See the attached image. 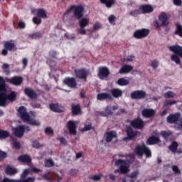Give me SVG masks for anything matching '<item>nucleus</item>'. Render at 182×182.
Wrapping results in <instances>:
<instances>
[{"label":"nucleus","mask_w":182,"mask_h":182,"mask_svg":"<svg viewBox=\"0 0 182 182\" xmlns=\"http://www.w3.org/2000/svg\"><path fill=\"white\" fill-rule=\"evenodd\" d=\"M169 50L174 53L171 56V60L175 62L176 65H181V60H180V58H182V46L174 45L169 47Z\"/></svg>","instance_id":"obj_4"},{"label":"nucleus","mask_w":182,"mask_h":182,"mask_svg":"<svg viewBox=\"0 0 182 182\" xmlns=\"http://www.w3.org/2000/svg\"><path fill=\"white\" fill-rule=\"evenodd\" d=\"M140 11H142L141 14H151L154 9L150 4H142L139 7Z\"/></svg>","instance_id":"obj_24"},{"label":"nucleus","mask_w":182,"mask_h":182,"mask_svg":"<svg viewBox=\"0 0 182 182\" xmlns=\"http://www.w3.org/2000/svg\"><path fill=\"white\" fill-rule=\"evenodd\" d=\"M161 134L162 135V136H164V139H167V137H170V136L171 135V132L162 131L161 132Z\"/></svg>","instance_id":"obj_57"},{"label":"nucleus","mask_w":182,"mask_h":182,"mask_svg":"<svg viewBox=\"0 0 182 182\" xmlns=\"http://www.w3.org/2000/svg\"><path fill=\"white\" fill-rule=\"evenodd\" d=\"M130 125L132 127H134V129L141 130V129L144 127V122H143V119L141 118H136L130 121Z\"/></svg>","instance_id":"obj_12"},{"label":"nucleus","mask_w":182,"mask_h":182,"mask_svg":"<svg viewBox=\"0 0 182 182\" xmlns=\"http://www.w3.org/2000/svg\"><path fill=\"white\" fill-rule=\"evenodd\" d=\"M67 127L70 134L76 136L77 133V132L76 131V129H77V127L76 126V122L73 120H70L67 123Z\"/></svg>","instance_id":"obj_16"},{"label":"nucleus","mask_w":182,"mask_h":182,"mask_svg":"<svg viewBox=\"0 0 182 182\" xmlns=\"http://www.w3.org/2000/svg\"><path fill=\"white\" fill-rule=\"evenodd\" d=\"M0 182H16V179H11L9 178H4L3 180H0Z\"/></svg>","instance_id":"obj_63"},{"label":"nucleus","mask_w":182,"mask_h":182,"mask_svg":"<svg viewBox=\"0 0 182 182\" xmlns=\"http://www.w3.org/2000/svg\"><path fill=\"white\" fill-rule=\"evenodd\" d=\"M8 137H11V133L6 130L0 129V139L4 140Z\"/></svg>","instance_id":"obj_38"},{"label":"nucleus","mask_w":182,"mask_h":182,"mask_svg":"<svg viewBox=\"0 0 182 182\" xmlns=\"http://www.w3.org/2000/svg\"><path fill=\"white\" fill-rule=\"evenodd\" d=\"M49 57L53 58V59H56V57L58 56V52L55 50H50L48 53Z\"/></svg>","instance_id":"obj_51"},{"label":"nucleus","mask_w":182,"mask_h":182,"mask_svg":"<svg viewBox=\"0 0 182 182\" xmlns=\"http://www.w3.org/2000/svg\"><path fill=\"white\" fill-rule=\"evenodd\" d=\"M159 21L160 22H161V24L160 25L159 23V21H156L154 23V26L155 28H161V26H167V25H168V17L167 16V15L166 14V13H161L159 15Z\"/></svg>","instance_id":"obj_7"},{"label":"nucleus","mask_w":182,"mask_h":182,"mask_svg":"<svg viewBox=\"0 0 182 182\" xmlns=\"http://www.w3.org/2000/svg\"><path fill=\"white\" fill-rule=\"evenodd\" d=\"M24 95H26L27 97H29V99H38V93H36V90H33L32 87H25Z\"/></svg>","instance_id":"obj_14"},{"label":"nucleus","mask_w":182,"mask_h":182,"mask_svg":"<svg viewBox=\"0 0 182 182\" xmlns=\"http://www.w3.org/2000/svg\"><path fill=\"white\" fill-rule=\"evenodd\" d=\"M109 75H110V71L107 67H100L99 68L98 77H100V79L109 77Z\"/></svg>","instance_id":"obj_18"},{"label":"nucleus","mask_w":182,"mask_h":182,"mask_svg":"<svg viewBox=\"0 0 182 182\" xmlns=\"http://www.w3.org/2000/svg\"><path fill=\"white\" fill-rule=\"evenodd\" d=\"M116 137H117V133H116V132L114 131L108 132H107L105 141H107V143H110V141H112V140H113V139Z\"/></svg>","instance_id":"obj_30"},{"label":"nucleus","mask_w":182,"mask_h":182,"mask_svg":"<svg viewBox=\"0 0 182 182\" xmlns=\"http://www.w3.org/2000/svg\"><path fill=\"white\" fill-rule=\"evenodd\" d=\"M44 166L45 167H47V168L53 167V166H55V162H53V160H52V159H46L45 161Z\"/></svg>","instance_id":"obj_47"},{"label":"nucleus","mask_w":182,"mask_h":182,"mask_svg":"<svg viewBox=\"0 0 182 182\" xmlns=\"http://www.w3.org/2000/svg\"><path fill=\"white\" fill-rule=\"evenodd\" d=\"M151 66L154 69H157V68H159V60H154L151 62Z\"/></svg>","instance_id":"obj_62"},{"label":"nucleus","mask_w":182,"mask_h":182,"mask_svg":"<svg viewBox=\"0 0 182 182\" xmlns=\"http://www.w3.org/2000/svg\"><path fill=\"white\" fill-rule=\"evenodd\" d=\"M63 83L70 89H76L77 87V82L75 77H68L63 80Z\"/></svg>","instance_id":"obj_11"},{"label":"nucleus","mask_w":182,"mask_h":182,"mask_svg":"<svg viewBox=\"0 0 182 182\" xmlns=\"http://www.w3.org/2000/svg\"><path fill=\"white\" fill-rule=\"evenodd\" d=\"M160 143V138L159 136H151L148 138L146 140V144L148 146H153L154 144H157Z\"/></svg>","instance_id":"obj_26"},{"label":"nucleus","mask_w":182,"mask_h":182,"mask_svg":"<svg viewBox=\"0 0 182 182\" xmlns=\"http://www.w3.org/2000/svg\"><path fill=\"white\" fill-rule=\"evenodd\" d=\"M75 74L76 77L78 79H83V80H86V79H87V70L85 68L75 70Z\"/></svg>","instance_id":"obj_17"},{"label":"nucleus","mask_w":182,"mask_h":182,"mask_svg":"<svg viewBox=\"0 0 182 182\" xmlns=\"http://www.w3.org/2000/svg\"><path fill=\"white\" fill-rule=\"evenodd\" d=\"M174 35H178V36H180L182 38V26L181 24L176 23V29L174 31Z\"/></svg>","instance_id":"obj_40"},{"label":"nucleus","mask_w":182,"mask_h":182,"mask_svg":"<svg viewBox=\"0 0 182 182\" xmlns=\"http://www.w3.org/2000/svg\"><path fill=\"white\" fill-rule=\"evenodd\" d=\"M6 80L4 79V77L0 75V93L6 92Z\"/></svg>","instance_id":"obj_33"},{"label":"nucleus","mask_w":182,"mask_h":182,"mask_svg":"<svg viewBox=\"0 0 182 182\" xmlns=\"http://www.w3.org/2000/svg\"><path fill=\"white\" fill-rule=\"evenodd\" d=\"M149 33H150V30L147 28H141L135 31L133 36L135 39H144V38L149 36Z\"/></svg>","instance_id":"obj_8"},{"label":"nucleus","mask_w":182,"mask_h":182,"mask_svg":"<svg viewBox=\"0 0 182 182\" xmlns=\"http://www.w3.org/2000/svg\"><path fill=\"white\" fill-rule=\"evenodd\" d=\"M64 36L65 38H66V39H68V41L76 38V36L75 35V33H73V34L65 33Z\"/></svg>","instance_id":"obj_52"},{"label":"nucleus","mask_w":182,"mask_h":182,"mask_svg":"<svg viewBox=\"0 0 182 182\" xmlns=\"http://www.w3.org/2000/svg\"><path fill=\"white\" fill-rule=\"evenodd\" d=\"M50 109L53 112H55V113H62L63 112V109H60L59 107V104H50Z\"/></svg>","instance_id":"obj_36"},{"label":"nucleus","mask_w":182,"mask_h":182,"mask_svg":"<svg viewBox=\"0 0 182 182\" xmlns=\"http://www.w3.org/2000/svg\"><path fill=\"white\" fill-rule=\"evenodd\" d=\"M4 173L6 176H15L16 174H18V169L14 166L7 165L4 168Z\"/></svg>","instance_id":"obj_20"},{"label":"nucleus","mask_w":182,"mask_h":182,"mask_svg":"<svg viewBox=\"0 0 182 182\" xmlns=\"http://www.w3.org/2000/svg\"><path fill=\"white\" fill-rule=\"evenodd\" d=\"M71 111L73 116H77V114H80V113H82V107L79 104L72 105Z\"/></svg>","instance_id":"obj_29"},{"label":"nucleus","mask_w":182,"mask_h":182,"mask_svg":"<svg viewBox=\"0 0 182 182\" xmlns=\"http://www.w3.org/2000/svg\"><path fill=\"white\" fill-rule=\"evenodd\" d=\"M32 147H33V149H39L41 144L38 141L34 140L32 141Z\"/></svg>","instance_id":"obj_58"},{"label":"nucleus","mask_w":182,"mask_h":182,"mask_svg":"<svg viewBox=\"0 0 182 182\" xmlns=\"http://www.w3.org/2000/svg\"><path fill=\"white\" fill-rule=\"evenodd\" d=\"M141 114L143 117L146 119H151V117H154V114H156V112L153 109H144L141 111Z\"/></svg>","instance_id":"obj_19"},{"label":"nucleus","mask_w":182,"mask_h":182,"mask_svg":"<svg viewBox=\"0 0 182 182\" xmlns=\"http://www.w3.org/2000/svg\"><path fill=\"white\" fill-rule=\"evenodd\" d=\"M147 93L143 90H138L131 92V98L133 100H141V99H146Z\"/></svg>","instance_id":"obj_6"},{"label":"nucleus","mask_w":182,"mask_h":182,"mask_svg":"<svg viewBox=\"0 0 182 182\" xmlns=\"http://www.w3.org/2000/svg\"><path fill=\"white\" fill-rule=\"evenodd\" d=\"M6 82L10 83V85H14V86H21L23 82V77L22 76H14L11 78H5Z\"/></svg>","instance_id":"obj_9"},{"label":"nucleus","mask_w":182,"mask_h":182,"mask_svg":"<svg viewBox=\"0 0 182 182\" xmlns=\"http://www.w3.org/2000/svg\"><path fill=\"white\" fill-rule=\"evenodd\" d=\"M6 157H8V153L0 149V163L1 161H4V159H6Z\"/></svg>","instance_id":"obj_49"},{"label":"nucleus","mask_w":182,"mask_h":182,"mask_svg":"<svg viewBox=\"0 0 182 182\" xmlns=\"http://www.w3.org/2000/svg\"><path fill=\"white\" fill-rule=\"evenodd\" d=\"M33 22L35 25H41L42 23V19L39 18L38 17H33Z\"/></svg>","instance_id":"obj_55"},{"label":"nucleus","mask_w":182,"mask_h":182,"mask_svg":"<svg viewBox=\"0 0 182 182\" xmlns=\"http://www.w3.org/2000/svg\"><path fill=\"white\" fill-rule=\"evenodd\" d=\"M79 172V170L77 169H70L69 171H68V174L70 176H76V174H77V173Z\"/></svg>","instance_id":"obj_61"},{"label":"nucleus","mask_w":182,"mask_h":182,"mask_svg":"<svg viewBox=\"0 0 182 182\" xmlns=\"http://www.w3.org/2000/svg\"><path fill=\"white\" fill-rule=\"evenodd\" d=\"M111 95L113 96V97H115V99H118V97H122L123 96V91L119 88H114L111 90Z\"/></svg>","instance_id":"obj_32"},{"label":"nucleus","mask_w":182,"mask_h":182,"mask_svg":"<svg viewBox=\"0 0 182 182\" xmlns=\"http://www.w3.org/2000/svg\"><path fill=\"white\" fill-rule=\"evenodd\" d=\"M18 93L15 91H11L9 94H6V97L7 98V102H11V103L16 100V97Z\"/></svg>","instance_id":"obj_28"},{"label":"nucleus","mask_w":182,"mask_h":182,"mask_svg":"<svg viewBox=\"0 0 182 182\" xmlns=\"http://www.w3.org/2000/svg\"><path fill=\"white\" fill-rule=\"evenodd\" d=\"M141 14V11L139 9H134L129 12V16H134V18L139 16V15Z\"/></svg>","instance_id":"obj_44"},{"label":"nucleus","mask_w":182,"mask_h":182,"mask_svg":"<svg viewBox=\"0 0 182 182\" xmlns=\"http://www.w3.org/2000/svg\"><path fill=\"white\" fill-rule=\"evenodd\" d=\"M100 4L105 5L107 8H112L116 4V0H100Z\"/></svg>","instance_id":"obj_34"},{"label":"nucleus","mask_w":182,"mask_h":182,"mask_svg":"<svg viewBox=\"0 0 182 182\" xmlns=\"http://www.w3.org/2000/svg\"><path fill=\"white\" fill-rule=\"evenodd\" d=\"M18 117L23 120L24 123L30 124V126H33L35 127H39L41 122L39 119H36L31 117V115L26 112V108L23 106L19 107L18 109Z\"/></svg>","instance_id":"obj_3"},{"label":"nucleus","mask_w":182,"mask_h":182,"mask_svg":"<svg viewBox=\"0 0 182 182\" xmlns=\"http://www.w3.org/2000/svg\"><path fill=\"white\" fill-rule=\"evenodd\" d=\"M30 170L29 169H25L22 174L21 175V178H26V177H28L29 173H30Z\"/></svg>","instance_id":"obj_54"},{"label":"nucleus","mask_w":182,"mask_h":182,"mask_svg":"<svg viewBox=\"0 0 182 182\" xmlns=\"http://www.w3.org/2000/svg\"><path fill=\"white\" fill-rule=\"evenodd\" d=\"M112 114H113V112H112V109H110V107H109V106L106 107L105 112H100V115L103 116L104 117H107V116H112Z\"/></svg>","instance_id":"obj_41"},{"label":"nucleus","mask_w":182,"mask_h":182,"mask_svg":"<svg viewBox=\"0 0 182 182\" xmlns=\"http://www.w3.org/2000/svg\"><path fill=\"white\" fill-rule=\"evenodd\" d=\"M134 153L137 157H143L144 154L146 159H151V150L144 144L136 145L134 149Z\"/></svg>","instance_id":"obj_5"},{"label":"nucleus","mask_w":182,"mask_h":182,"mask_svg":"<svg viewBox=\"0 0 182 182\" xmlns=\"http://www.w3.org/2000/svg\"><path fill=\"white\" fill-rule=\"evenodd\" d=\"M132 70H133V66L125 64L122 65V67L120 68V70H119V73H120L121 75H123L124 73H130Z\"/></svg>","instance_id":"obj_27"},{"label":"nucleus","mask_w":182,"mask_h":182,"mask_svg":"<svg viewBox=\"0 0 182 182\" xmlns=\"http://www.w3.org/2000/svg\"><path fill=\"white\" fill-rule=\"evenodd\" d=\"M127 157H129V160L118 159L114 161V166L119 167V169H116L114 173H119V174H127L130 171V164L133 163L135 160L134 156L133 154H128Z\"/></svg>","instance_id":"obj_2"},{"label":"nucleus","mask_w":182,"mask_h":182,"mask_svg":"<svg viewBox=\"0 0 182 182\" xmlns=\"http://www.w3.org/2000/svg\"><path fill=\"white\" fill-rule=\"evenodd\" d=\"M168 149H169L170 151H171L172 153L176 154V153H177V150L178 149V143H177V141H172L171 144H170V146H168Z\"/></svg>","instance_id":"obj_35"},{"label":"nucleus","mask_w":182,"mask_h":182,"mask_svg":"<svg viewBox=\"0 0 182 182\" xmlns=\"http://www.w3.org/2000/svg\"><path fill=\"white\" fill-rule=\"evenodd\" d=\"M126 134L127 136L124 138V141H129L137 137V131H134L132 127H127Z\"/></svg>","instance_id":"obj_10"},{"label":"nucleus","mask_w":182,"mask_h":182,"mask_svg":"<svg viewBox=\"0 0 182 182\" xmlns=\"http://www.w3.org/2000/svg\"><path fill=\"white\" fill-rule=\"evenodd\" d=\"M36 16L42 19H47L48 12L44 9H37Z\"/></svg>","instance_id":"obj_31"},{"label":"nucleus","mask_w":182,"mask_h":182,"mask_svg":"<svg viewBox=\"0 0 182 182\" xmlns=\"http://www.w3.org/2000/svg\"><path fill=\"white\" fill-rule=\"evenodd\" d=\"M102 28H103V26H102L100 22H96L92 26L94 32H96V31H99V29H102Z\"/></svg>","instance_id":"obj_48"},{"label":"nucleus","mask_w":182,"mask_h":182,"mask_svg":"<svg viewBox=\"0 0 182 182\" xmlns=\"http://www.w3.org/2000/svg\"><path fill=\"white\" fill-rule=\"evenodd\" d=\"M20 163H25L26 164H31L32 163V158L28 154L21 155L17 158Z\"/></svg>","instance_id":"obj_22"},{"label":"nucleus","mask_w":182,"mask_h":182,"mask_svg":"<svg viewBox=\"0 0 182 182\" xmlns=\"http://www.w3.org/2000/svg\"><path fill=\"white\" fill-rule=\"evenodd\" d=\"M51 173H52V171H48L47 173L43 175L42 178L43 180H46V181H48V182H55V178L49 176H50Z\"/></svg>","instance_id":"obj_39"},{"label":"nucleus","mask_w":182,"mask_h":182,"mask_svg":"<svg viewBox=\"0 0 182 182\" xmlns=\"http://www.w3.org/2000/svg\"><path fill=\"white\" fill-rule=\"evenodd\" d=\"M172 170L175 173V174H181V171L178 168V166L174 165L172 166Z\"/></svg>","instance_id":"obj_59"},{"label":"nucleus","mask_w":182,"mask_h":182,"mask_svg":"<svg viewBox=\"0 0 182 182\" xmlns=\"http://www.w3.org/2000/svg\"><path fill=\"white\" fill-rule=\"evenodd\" d=\"M13 146L14 149H16L17 150H19V149H21V144L16 141V139H13Z\"/></svg>","instance_id":"obj_56"},{"label":"nucleus","mask_w":182,"mask_h":182,"mask_svg":"<svg viewBox=\"0 0 182 182\" xmlns=\"http://www.w3.org/2000/svg\"><path fill=\"white\" fill-rule=\"evenodd\" d=\"M57 140L60 141V144H63V146H66V144H68V141H66V139L63 137H58L57 138Z\"/></svg>","instance_id":"obj_60"},{"label":"nucleus","mask_w":182,"mask_h":182,"mask_svg":"<svg viewBox=\"0 0 182 182\" xmlns=\"http://www.w3.org/2000/svg\"><path fill=\"white\" fill-rule=\"evenodd\" d=\"M13 133L16 137H18L19 139L23 137V134L25 133V125H20L13 128Z\"/></svg>","instance_id":"obj_15"},{"label":"nucleus","mask_w":182,"mask_h":182,"mask_svg":"<svg viewBox=\"0 0 182 182\" xmlns=\"http://www.w3.org/2000/svg\"><path fill=\"white\" fill-rule=\"evenodd\" d=\"M9 102L6 98V92H0V107H6Z\"/></svg>","instance_id":"obj_23"},{"label":"nucleus","mask_w":182,"mask_h":182,"mask_svg":"<svg viewBox=\"0 0 182 182\" xmlns=\"http://www.w3.org/2000/svg\"><path fill=\"white\" fill-rule=\"evenodd\" d=\"M70 12H73L75 19L78 21L80 26L78 33L80 35H86V28H85L89 25V18H83L85 7H83L82 5H73L66 11L65 15H68V14H70Z\"/></svg>","instance_id":"obj_1"},{"label":"nucleus","mask_w":182,"mask_h":182,"mask_svg":"<svg viewBox=\"0 0 182 182\" xmlns=\"http://www.w3.org/2000/svg\"><path fill=\"white\" fill-rule=\"evenodd\" d=\"M45 133L46 134H49L50 136H53V129L50 128V127H48L45 129Z\"/></svg>","instance_id":"obj_53"},{"label":"nucleus","mask_w":182,"mask_h":182,"mask_svg":"<svg viewBox=\"0 0 182 182\" xmlns=\"http://www.w3.org/2000/svg\"><path fill=\"white\" fill-rule=\"evenodd\" d=\"M35 177H28L27 178H21L20 179L16 180V182H34Z\"/></svg>","instance_id":"obj_46"},{"label":"nucleus","mask_w":182,"mask_h":182,"mask_svg":"<svg viewBox=\"0 0 182 182\" xmlns=\"http://www.w3.org/2000/svg\"><path fill=\"white\" fill-rule=\"evenodd\" d=\"M18 28H20V29H25V28H26V25L25 24V23L22 21H20L18 23Z\"/></svg>","instance_id":"obj_64"},{"label":"nucleus","mask_w":182,"mask_h":182,"mask_svg":"<svg viewBox=\"0 0 182 182\" xmlns=\"http://www.w3.org/2000/svg\"><path fill=\"white\" fill-rule=\"evenodd\" d=\"M176 97V93H174L173 91H168L164 93V97L165 99H173V97Z\"/></svg>","instance_id":"obj_45"},{"label":"nucleus","mask_w":182,"mask_h":182,"mask_svg":"<svg viewBox=\"0 0 182 182\" xmlns=\"http://www.w3.org/2000/svg\"><path fill=\"white\" fill-rule=\"evenodd\" d=\"M89 178H90V180H93L94 181H100V178H102V174L89 176Z\"/></svg>","instance_id":"obj_50"},{"label":"nucleus","mask_w":182,"mask_h":182,"mask_svg":"<svg viewBox=\"0 0 182 182\" xmlns=\"http://www.w3.org/2000/svg\"><path fill=\"white\" fill-rule=\"evenodd\" d=\"M97 99L100 102H103V100H106V99H108V100L112 102V100H113V97H112L109 93L101 92L100 94H97Z\"/></svg>","instance_id":"obj_21"},{"label":"nucleus","mask_w":182,"mask_h":182,"mask_svg":"<svg viewBox=\"0 0 182 182\" xmlns=\"http://www.w3.org/2000/svg\"><path fill=\"white\" fill-rule=\"evenodd\" d=\"M42 36H43V32H41V31L28 34L29 39H41Z\"/></svg>","instance_id":"obj_37"},{"label":"nucleus","mask_w":182,"mask_h":182,"mask_svg":"<svg viewBox=\"0 0 182 182\" xmlns=\"http://www.w3.org/2000/svg\"><path fill=\"white\" fill-rule=\"evenodd\" d=\"M177 105V100H167L164 102V107H168V106H173Z\"/></svg>","instance_id":"obj_42"},{"label":"nucleus","mask_w":182,"mask_h":182,"mask_svg":"<svg viewBox=\"0 0 182 182\" xmlns=\"http://www.w3.org/2000/svg\"><path fill=\"white\" fill-rule=\"evenodd\" d=\"M117 83L119 86H127V85H129V80L122 77L118 79Z\"/></svg>","instance_id":"obj_43"},{"label":"nucleus","mask_w":182,"mask_h":182,"mask_svg":"<svg viewBox=\"0 0 182 182\" xmlns=\"http://www.w3.org/2000/svg\"><path fill=\"white\" fill-rule=\"evenodd\" d=\"M181 116V114H180V112H177L175 114H170L169 116H168L166 118V122L167 123H169V124H176Z\"/></svg>","instance_id":"obj_13"},{"label":"nucleus","mask_w":182,"mask_h":182,"mask_svg":"<svg viewBox=\"0 0 182 182\" xmlns=\"http://www.w3.org/2000/svg\"><path fill=\"white\" fill-rule=\"evenodd\" d=\"M4 48L11 52V50H16V46H15V43L14 41L11 40L9 41H6L4 43Z\"/></svg>","instance_id":"obj_25"}]
</instances>
